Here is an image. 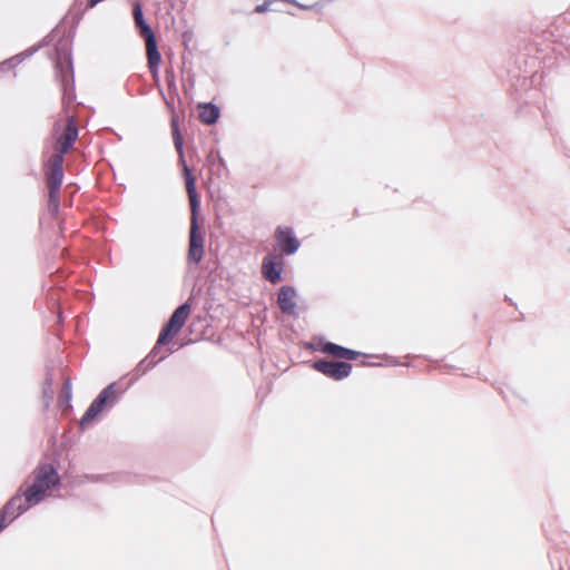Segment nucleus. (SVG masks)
<instances>
[{
  "label": "nucleus",
  "mask_w": 570,
  "mask_h": 570,
  "mask_svg": "<svg viewBox=\"0 0 570 570\" xmlns=\"http://www.w3.org/2000/svg\"><path fill=\"white\" fill-rule=\"evenodd\" d=\"M58 482L59 478L51 466L40 468L33 484L26 492V500L31 504L40 502L43 500L46 491L57 485Z\"/></svg>",
  "instance_id": "f257e3e1"
},
{
  "label": "nucleus",
  "mask_w": 570,
  "mask_h": 570,
  "mask_svg": "<svg viewBox=\"0 0 570 570\" xmlns=\"http://www.w3.org/2000/svg\"><path fill=\"white\" fill-rule=\"evenodd\" d=\"M313 367L325 376L336 381L347 377L352 372V365L343 361L320 360L314 362Z\"/></svg>",
  "instance_id": "f03ea898"
},
{
  "label": "nucleus",
  "mask_w": 570,
  "mask_h": 570,
  "mask_svg": "<svg viewBox=\"0 0 570 570\" xmlns=\"http://www.w3.org/2000/svg\"><path fill=\"white\" fill-rule=\"evenodd\" d=\"M190 313L189 304H183L171 315L168 324L159 335L158 344H165L170 337L176 335L185 324Z\"/></svg>",
  "instance_id": "7ed1b4c3"
},
{
  "label": "nucleus",
  "mask_w": 570,
  "mask_h": 570,
  "mask_svg": "<svg viewBox=\"0 0 570 570\" xmlns=\"http://www.w3.org/2000/svg\"><path fill=\"white\" fill-rule=\"evenodd\" d=\"M62 181V157L55 155L50 160V176L48 179L50 204L55 210L58 208V190Z\"/></svg>",
  "instance_id": "20e7f679"
},
{
  "label": "nucleus",
  "mask_w": 570,
  "mask_h": 570,
  "mask_svg": "<svg viewBox=\"0 0 570 570\" xmlns=\"http://www.w3.org/2000/svg\"><path fill=\"white\" fill-rule=\"evenodd\" d=\"M275 239L281 252L285 255H293L299 248V242L292 227L278 226L275 232Z\"/></svg>",
  "instance_id": "39448f33"
},
{
  "label": "nucleus",
  "mask_w": 570,
  "mask_h": 570,
  "mask_svg": "<svg viewBox=\"0 0 570 570\" xmlns=\"http://www.w3.org/2000/svg\"><path fill=\"white\" fill-rule=\"evenodd\" d=\"M284 261L281 255L268 254L262 262V274L272 284H276L282 278Z\"/></svg>",
  "instance_id": "423d86ee"
},
{
  "label": "nucleus",
  "mask_w": 570,
  "mask_h": 570,
  "mask_svg": "<svg viewBox=\"0 0 570 570\" xmlns=\"http://www.w3.org/2000/svg\"><path fill=\"white\" fill-rule=\"evenodd\" d=\"M204 254V237L197 222L190 224L189 252L188 258L198 263Z\"/></svg>",
  "instance_id": "0eeeda50"
},
{
  "label": "nucleus",
  "mask_w": 570,
  "mask_h": 570,
  "mask_svg": "<svg viewBox=\"0 0 570 570\" xmlns=\"http://www.w3.org/2000/svg\"><path fill=\"white\" fill-rule=\"evenodd\" d=\"M114 384L107 386L99 395V397L89 406L83 417L80 421V425L83 428L87 423L92 421L104 409L105 403L108 399L114 396Z\"/></svg>",
  "instance_id": "6e6552de"
},
{
  "label": "nucleus",
  "mask_w": 570,
  "mask_h": 570,
  "mask_svg": "<svg viewBox=\"0 0 570 570\" xmlns=\"http://www.w3.org/2000/svg\"><path fill=\"white\" fill-rule=\"evenodd\" d=\"M183 167H184L186 189H187V194H188L189 202H190L191 223H193V222H197V214H198V208H199V198H198V195L196 193V187H195L196 179L191 175L189 167L185 164L184 160H183Z\"/></svg>",
  "instance_id": "1a4fd4ad"
},
{
  "label": "nucleus",
  "mask_w": 570,
  "mask_h": 570,
  "mask_svg": "<svg viewBox=\"0 0 570 570\" xmlns=\"http://www.w3.org/2000/svg\"><path fill=\"white\" fill-rule=\"evenodd\" d=\"M144 37L146 39V51L148 66L156 76V68L160 62V53L157 50L156 38L149 27L144 28Z\"/></svg>",
  "instance_id": "9d476101"
},
{
  "label": "nucleus",
  "mask_w": 570,
  "mask_h": 570,
  "mask_svg": "<svg viewBox=\"0 0 570 570\" xmlns=\"http://www.w3.org/2000/svg\"><path fill=\"white\" fill-rule=\"evenodd\" d=\"M296 289L292 286H283L278 292L277 303L284 314L292 315L296 309Z\"/></svg>",
  "instance_id": "9b49d317"
},
{
  "label": "nucleus",
  "mask_w": 570,
  "mask_h": 570,
  "mask_svg": "<svg viewBox=\"0 0 570 570\" xmlns=\"http://www.w3.org/2000/svg\"><path fill=\"white\" fill-rule=\"evenodd\" d=\"M77 138V128L70 121L56 144V155H63Z\"/></svg>",
  "instance_id": "f8f14e48"
},
{
  "label": "nucleus",
  "mask_w": 570,
  "mask_h": 570,
  "mask_svg": "<svg viewBox=\"0 0 570 570\" xmlns=\"http://www.w3.org/2000/svg\"><path fill=\"white\" fill-rule=\"evenodd\" d=\"M322 352L326 354L334 355L336 357L346 358V360H356L357 356L361 354L360 352H356L354 350H350L347 347H343L341 345H337L335 343H325L322 347Z\"/></svg>",
  "instance_id": "ddd939ff"
},
{
  "label": "nucleus",
  "mask_w": 570,
  "mask_h": 570,
  "mask_svg": "<svg viewBox=\"0 0 570 570\" xmlns=\"http://www.w3.org/2000/svg\"><path fill=\"white\" fill-rule=\"evenodd\" d=\"M219 117V110L216 106L205 104L199 106V118L203 122L212 125L217 121Z\"/></svg>",
  "instance_id": "4468645a"
},
{
  "label": "nucleus",
  "mask_w": 570,
  "mask_h": 570,
  "mask_svg": "<svg viewBox=\"0 0 570 570\" xmlns=\"http://www.w3.org/2000/svg\"><path fill=\"white\" fill-rule=\"evenodd\" d=\"M23 510L20 498H13L6 507L4 513L11 518H16Z\"/></svg>",
  "instance_id": "2eb2a0df"
},
{
  "label": "nucleus",
  "mask_w": 570,
  "mask_h": 570,
  "mask_svg": "<svg viewBox=\"0 0 570 570\" xmlns=\"http://www.w3.org/2000/svg\"><path fill=\"white\" fill-rule=\"evenodd\" d=\"M135 20H136V23L140 28L141 35L144 36V28L148 27V26L145 23V21L142 19V12H141V9L139 6H136V8H135Z\"/></svg>",
  "instance_id": "dca6fc26"
},
{
  "label": "nucleus",
  "mask_w": 570,
  "mask_h": 570,
  "mask_svg": "<svg viewBox=\"0 0 570 570\" xmlns=\"http://www.w3.org/2000/svg\"><path fill=\"white\" fill-rule=\"evenodd\" d=\"M173 127H174L175 145H176L177 150H178V151H179V154L181 155V145H183V140H181V137H180V136H179V134H178V130H177V127H176V121H175V119H173Z\"/></svg>",
  "instance_id": "f3484780"
},
{
  "label": "nucleus",
  "mask_w": 570,
  "mask_h": 570,
  "mask_svg": "<svg viewBox=\"0 0 570 570\" xmlns=\"http://www.w3.org/2000/svg\"><path fill=\"white\" fill-rule=\"evenodd\" d=\"M275 3L273 0L265 1L263 4H259L255 8L256 12L263 13L271 9V7Z\"/></svg>",
  "instance_id": "a211bd4d"
}]
</instances>
